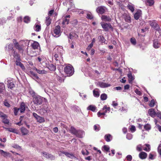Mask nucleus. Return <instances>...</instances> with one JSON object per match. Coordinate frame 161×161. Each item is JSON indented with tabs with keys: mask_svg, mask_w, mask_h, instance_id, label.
Returning a JSON list of instances; mask_svg holds the SVG:
<instances>
[{
	"mask_svg": "<svg viewBox=\"0 0 161 161\" xmlns=\"http://www.w3.org/2000/svg\"><path fill=\"white\" fill-rule=\"evenodd\" d=\"M12 41L14 47L19 52H23L24 51V46L23 44L19 43L15 39H13Z\"/></svg>",
	"mask_w": 161,
	"mask_h": 161,
	"instance_id": "1",
	"label": "nucleus"
},
{
	"mask_svg": "<svg viewBox=\"0 0 161 161\" xmlns=\"http://www.w3.org/2000/svg\"><path fill=\"white\" fill-rule=\"evenodd\" d=\"M64 72L68 76H70L74 74V70L73 67L71 66L67 65L64 68Z\"/></svg>",
	"mask_w": 161,
	"mask_h": 161,
	"instance_id": "2",
	"label": "nucleus"
},
{
	"mask_svg": "<svg viewBox=\"0 0 161 161\" xmlns=\"http://www.w3.org/2000/svg\"><path fill=\"white\" fill-rule=\"evenodd\" d=\"M33 101L34 104L36 105H41L43 102V97L39 96H36L33 97Z\"/></svg>",
	"mask_w": 161,
	"mask_h": 161,
	"instance_id": "3",
	"label": "nucleus"
},
{
	"mask_svg": "<svg viewBox=\"0 0 161 161\" xmlns=\"http://www.w3.org/2000/svg\"><path fill=\"white\" fill-rule=\"evenodd\" d=\"M101 26L104 30L106 31H108L109 29L113 31V28L110 23H105L101 24Z\"/></svg>",
	"mask_w": 161,
	"mask_h": 161,
	"instance_id": "4",
	"label": "nucleus"
},
{
	"mask_svg": "<svg viewBox=\"0 0 161 161\" xmlns=\"http://www.w3.org/2000/svg\"><path fill=\"white\" fill-rule=\"evenodd\" d=\"M149 24L155 30H156L159 32L160 31V28L159 27V25L157 24L156 21H150Z\"/></svg>",
	"mask_w": 161,
	"mask_h": 161,
	"instance_id": "5",
	"label": "nucleus"
},
{
	"mask_svg": "<svg viewBox=\"0 0 161 161\" xmlns=\"http://www.w3.org/2000/svg\"><path fill=\"white\" fill-rule=\"evenodd\" d=\"M70 17V15H67L64 17L63 21L62 22V24L64 25H68L69 24V18Z\"/></svg>",
	"mask_w": 161,
	"mask_h": 161,
	"instance_id": "6",
	"label": "nucleus"
},
{
	"mask_svg": "<svg viewBox=\"0 0 161 161\" xmlns=\"http://www.w3.org/2000/svg\"><path fill=\"white\" fill-rule=\"evenodd\" d=\"M63 51L62 49L58 47L57 48H55L53 50V53H55L58 56H62V52Z\"/></svg>",
	"mask_w": 161,
	"mask_h": 161,
	"instance_id": "7",
	"label": "nucleus"
},
{
	"mask_svg": "<svg viewBox=\"0 0 161 161\" xmlns=\"http://www.w3.org/2000/svg\"><path fill=\"white\" fill-rule=\"evenodd\" d=\"M42 153L44 157L47 158H50L51 160H53L55 158V157L53 155L46 152H42Z\"/></svg>",
	"mask_w": 161,
	"mask_h": 161,
	"instance_id": "8",
	"label": "nucleus"
},
{
	"mask_svg": "<svg viewBox=\"0 0 161 161\" xmlns=\"http://www.w3.org/2000/svg\"><path fill=\"white\" fill-rule=\"evenodd\" d=\"M127 7L131 12H133L135 10V5L130 2H128Z\"/></svg>",
	"mask_w": 161,
	"mask_h": 161,
	"instance_id": "9",
	"label": "nucleus"
},
{
	"mask_svg": "<svg viewBox=\"0 0 161 161\" xmlns=\"http://www.w3.org/2000/svg\"><path fill=\"white\" fill-rule=\"evenodd\" d=\"M54 33L58 36L61 35L60 27L59 25H57L56 26L55 29L54 30Z\"/></svg>",
	"mask_w": 161,
	"mask_h": 161,
	"instance_id": "10",
	"label": "nucleus"
},
{
	"mask_svg": "<svg viewBox=\"0 0 161 161\" xmlns=\"http://www.w3.org/2000/svg\"><path fill=\"white\" fill-rule=\"evenodd\" d=\"M110 109V107H108L106 105H105L102 108V111H103V112H101V116L105 115V113L107 112H109Z\"/></svg>",
	"mask_w": 161,
	"mask_h": 161,
	"instance_id": "11",
	"label": "nucleus"
},
{
	"mask_svg": "<svg viewBox=\"0 0 161 161\" xmlns=\"http://www.w3.org/2000/svg\"><path fill=\"white\" fill-rule=\"evenodd\" d=\"M101 19L105 22H109L111 21V18L110 16L106 15H102L101 16Z\"/></svg>",
	"mask_w": 161,
	"mask_h": 161,
	"instance_id": "12",
	"label": "nucleus"
},
{
	"mask_svg": "<svg viewBox=\"0 0 161 161\" xmlns=\"http://www.w3.org/2000/svg\"><path fill=\"white\" fill-rule=\"evenodd\" d=\"M128 77L129 78V81L130 83H132V81L135 78L134 76L132 75L131 71H129L127 75Z\"/></svg>",
	"mask_w": 161,
	"mask_h": 161,
	"instance_id": "13",
	"label": "nucleus"
},
{
	"mask_svg": "<svg viewBox=\"0 0 161 161\" xmlns=\"http://www.w3.org/2000/svg\"><path fill=\"white\" fill-rule=\"evenodd\" d=\"M19 108V110L20 113H24L25 110V103H24V102L21 103L20 105V108Z\"/></svg>",
	"mask_w": 161,
	"mask_h": 161,
	"instance_id": "14",
	"label": "nucleus"
},
{
	"mask_svg": "<svg viewBox=\"0 0 161 161\" xmlns=\"http://www.w3.org/2000/svg\"><path fill=\"white\" fill-rule=\"evenodd\" d=\"M84 132L81 130H77L76 134L75 135L77 137L79 138H82L83 137V135Z\"/></svg>",
	"mask_w": 161,
	"mask_h": 161,
	"instance_id": "15",
	"label": "nucleus"
},
{
	"mask_svg": "<svg viewBox=\"0 0 161 161\" xmlns=\"http://www.w3.org/2000/svg\"><path fill=\"white\" fill-rule=\"evenodd\" d=\"M39 44L38 42L34 41L33 43L31 44L32 47L34 49H38L39 47Z\"/></svg>",
	"mask_w": 161,
	"mask_h": 161,
	"instance_id": "16",
	"label": "nucleus"
},
{
	"mask_svg": "<svg viewBox=\"0 0 161 161\" xmlns=\"http://www.w3.org/2000/svg\"><path fill=\"white\" fill-rule=\"evenodd\" d=\"M104 139L107 142H110L112 139V136L110 134H107L104 136Z\"/></svg>",
	"mask_w": 161,
	"mask_h": 161,
	"instance_id": "17",
	"label": "nucleus"
},
{
	"mask_svg": "<svg viewBox=\"0 0 161 161\" xmlns=\"http://www.w3.org/2000/svg\"><path fill=\"white\" fill-rule=\"evenodd\" d=\"M160 43L157 40L153 41V47L155 48H158L160 47Z\"/></svg>",
	"mask_w": 161,
	"mask_h": 161,
	"instance_id": "18",
	"label": "nucleus"
},
{
	"mask_svg": "<svg viewBox=\"0 0 161 161\" xmlns=\"http://www.w3.org/2000/svg\"><path fill=\"white\" fill-rule=\"evenodd\" d=\"M110 147L108 145H105L103 146L102 147V150L105 153H107L110 152Z\"/></svg>",
	"mask_w": 161,
	"mask_h": 161,
	"instance_id": "19",
	"label": "nucleus"
},
{
	"mask_svg": "<svg viewBox=\"0 0 161 161\" xmlns=\"http://www.w3.org/2000/svg\"><path fill=\"white\" fill-rule=\"evenodd\" d=\"M141 14V11L140 10H138L135 14L134 15V18L138 20Z\"/></svg>",
	"mask_w": 161,
	"mask_h": 161,
	"instance_id": "20",
	"label": "nucleus"
},
{
	"mask_svg": "<svg viewBox=\"0 0 161 161\" xmlns=\"http://www.w3.org/2000/svg\"><path fill=\"white\" fill-rule=\"evenodd\" d=\"M139 156L141 159H143L147 158V154L145 152H142L139 153Z\"/></svg>",
	"mask_w": 161,
	"mask_h": 161,
	"instance_id": "21",
	"label": "nucleus"
},
{
	"mask_svg": "<svg viewBox=\"0 0 161 161\" xmlns=\"http://www.w3.org/2000/svg\"><path fill=\"white\" fill-rule=\"evenodd\" d=\"M148 113L152 117H154L156 115V112L153 108L149 109L148 111Z\"/></svg>",
	"mask_w": 161,
	"mask_h": 161,
	"instance_id": "22",
	"label": "nucleus"
},
{
	"mask_svg": "<svg viewBox=\"0 0 161 161\" xmlns=\"http://www.w3.org/2000/svg\"><path fill=\"white\" fill-rule=\"evenodd\" d=\"M47 67L51 71H54L56 69V66L52 64H48L47 65Z\"/></svg>",
	"mask_w": 161,
	"mask_h": 161,
	"instance_id": "23",
	"label": "nucleus"
},
{
	"mask_svg": "<svg viewBox=\"0 0 161 161\" xmlns=\"http://www.w3.org/2000/svg\"><path fill=\"white\" fill-rule=\"evenodd\" d=\"M16 64L17 65L19 66L22 69L24 70L25 69V68L23 64L20 62L17 59L16 60Z\"/></svg>",
	"mask_w": 161,
	"mask_h": 161,
	"instance_id": "24",
	"label": "nucleus"
},
{
	"mask_svg": "<svg viewBox=\"0 0 161 161\" xmlns=\"http://www.w3.org/2000/svg\"><path fill=\"white\" fill-rule=\"evenodd\" d=\"M21 131L23 135H26L29 132L28 130L26 128L24 127H21Z\"/></svg>",
	"mask_w": 161,
	"mask_h": 161,
	"instance_id": "25",
	"label": "nucleus"
},
{
	"mask_svg": "<svg viewBox=\"0 0 161 161\" xmlns=\"http://www.w3.org/2000/svg\"><path fill=\"white\" fill-rule=\"evenodd\" d=\"M124 19L126 22L130 23L131 22V17L128 14H126L124 15Z\"/></svg>",
	"mask_w": 161,
	"mask_h": 161,
	"instance_id": "26",
	"label": "nucleus"
},
{
	"mask_svg": "<svg viewBox=\"0 0 161 161\" xmlns=\"http://www.w3.org/2000/svg\"><path fill=\"white\" fill-rule=\"evenodd\" d=\"M34 69L35 70L37 73L39 74H46L47 73L46 71L45 70H41L40 69H37L35 67L34 68Z\"/></svg>",
	"mask_w": 161,
	"mask_h": 161,
	"instance_id": "27",
	"label": "nucleus"
},
{
	"mask_svg": "<svg viewBox=\"0 0 161 161\" xmlns=\"http://www.w3.org/2000/svg\"><path fill=\"white\" fill-rule=\"evenodd\" d=\"M34 29L37 32L40 31L41 30V26L38 24L35 25L34 27Z\"/></svg>",
	"mask_w": 161,
	"mask_h": 161,
	"instance_id": "28",
	"label": "nucleus"
},
{
	"mask_svg": "<svg viewBox=\"0 0 161 161\" xmlns=\"http://www.w3.org/2000/svg\"><path fill=\"white\" fill-rule=\"evenodd\" d=\"M6 47V48L7 49V51L8 52H9L12 50H13V49H13V45L11 43L8 45Z\"/></svg>",
	"mask_w": 161,
	"mask_h": 161,
	"instance_id": "29",
	"label": "nucleus"
},
{
	"mask_svg": "<svg viewBox=\"0 0 161 161\" xmlns=\"http://www.w3.org/2000/svg\"><path fill=\"white\" fill-rule=\"evenodd\" d=\"M37 122L39 123H42L45 122V119L43 117L39 116L36 119Z\"/></svg>",
	"mask_w": 161,
	"mask_h": 161,
	"instance_id": "30",
	"label": "nucleus"
},
{
	"mask_svg": "<svg viewBox=\"0 0 161 161\" xmlns=\"http://www.w3.org/2000/svg\"><path fill=\"white\" fill-rule=\"evenodd\" d=\"M51 19L49 16L46 17V24L47 26H49L51 23Z\"/></svg>",
	"mask_w": 161,
	"mask_h": 161,
	"instance_id": "31",
	"label": "nucleus"
},
{
	"mask_svg": "<svg viewBox=\"0 0 161 161\" xmlns=\"http://www.w3.org/2000/svg\"><path fill=\"white\" fill-rule=\"evenodd\" d=\"M53 54H54V58L56 61H60V58H62V56H58L56 53H53Z\"/></svg>",
	"mask_w": 161,
	"mask_h": 161,
	"instance_id": "32",
	"label": "nucleus"
},
{
	"mask_svg": "<svg viewBox=\"0 0 161 161\" xmlns=\"http://www.w3.org/2000/svg\"><path fill=\"white\" fill-rule=\"evenodd\" d=\"M7 86L8 88H10V89H12L14 86V84L13 82L9 81H8Z\"/></svg>",
	"mask_w": 161,
	"mask_h": 161,
	"instance_id": "33",
	"label": "nucleus"
},
{
	"mask_svg": "<svg viewBox=\"0 0 161 161\" xmlns=\"http://www.w3.org/2000/svg\"><path fill=\"white\" fill-rule=\"evenodd\" d=\"M63 153L66 156L69 157V158H75V157L74 156V155L72 154H70L69 153L64 152H63Z\"/></svg>",
	"mask_w": 161,
	"mask_h": 161,
	"instance_id": "34",
	"label": "nucleus"
},
{
	"mask_svg": "<svg viewBox=\"0 0 161 161\" xmlns=\"http://www.w3.org/2000/svg\"><path fill=\"white\" fill-rule=\"evenodd\" d=\"M77 130L73 126H71L70 128V132L72 134L75 135L76 134Z\"/></svg>",
	"mask_w": 161,
	"mask_h": 161,
	"instance_id": "35",
	"label": "nucleus"
},
{
	"mask_svg": "<svg viewBox=\"0 0 161 161\" xmlns=\"http://www.w3.org/2000/svg\"><path fill=\"white\" fill-rule=\"evenodd\" d=\"M87 109L93 112H95L96 110V107L92 105H90L87 107Z\"/></svg>",
	"mask_w": 161,
	"mask_h": 161,
	"instance_id": "36",
	"label": "nucleus"
},
{
	"mask_svg": "<svg viewBox=\"0 0 161 161\" xmlns=\"http://www.w3.org/2000/svg\"><path fill=\"white\" fill-rule=\"evenodd\" d=\"M93 95L96 97H98L100 95L99 92L97 89H94L93 91Z\"/></svg>",
	"mask_w": 161,
	"mask_h": 161,
	"instance_id": "37",
	"label": "nucleus"
},
{
	"mask_svg": "<svg viewBox=\"0 0 161 161\" xmlns=\"http://www.w3.org/2000/svg\"><path fill=\"white\" fill-rule=\"evenodd\" d=\"M5 89L4 84L3 83H0V93H2Z\"/></svg>",
	"mask_w": 161,
	"mask_h": 161,
	"instance_id": "38",
	"label": "nucleus"
},
{
	"mask_svg": "<svg viewBox=\"0 0 161 161\" xmlns=\"http://www.w3.org/2000/svg\"><path fill=\"white\" fill-rule=\"evenodd\" d=\"M0 152L1 154L3 155L4 157H6L8 156L9 153H7V152L4 151L3 150H1L0 149Z\"/></svg>",
	"mask_w": 161,
	"mask_h": 161,
	"instance_id": "39",
	"label": "nucleus"
},
{
	"mask_svg": "<svg viewBox=\"0 0 161 161\" xmlns=\"http://www.w3.org/2000/svg\"><path fill=\"white\" fill-rule=\"evenodd\" d=\"M108 11V9L105 7L101 6V14L104 13Z\"/></svg>",
	"mask_w": 161,
	"mask_h": 161,
	"instance_id": "40",
	"label": "nucleus"
},
{
	"mask_svg": "<svg viewBox=\"0 0 161 161\" xmlns=\"http://www.w3.org/2000/svg\"><path fill=\"white\" fill-rule=\"evenodd\" d=\"M0 116L2 119H4L8 117L7 115L1 111H0Z\"/></svg>",
	"mask_w": 161,
	"mask_h": 161,
	"instance_id": "41",
	"label": "nucleus"
},
{
	"mask_svg": "<svg viewBox=\"0 0 161 161\" xmlns=\"http://www.w3.org/2000/svg\"><path fill=\"white\" fill-rule=\"evenodd\" d=\"M145 145L147 147H145L144 148V150H145L147 152H149L150 151V145L148 144H145Z\"/></svg>",
	"mask_w": 161,
	"mask_h": 161,
	"instance_id": "42",
	"label": "nucleus"
},
{
	"mask_svg": "<svg viewBox=\"0 0 161 161\" xmlns=\"http://www.w3.org/2000/svg\"><path fill=\"white\" fill-rule=\"evenodd\" d=\"M19 110V108L17 107H15L14 108V112L15 115H17L18 112Z\"/></svg>",
	"mask_w": 161,
	"mask_h": 161,
	"instance_id": "43",
	"label": "nucleus"
},
{
	"mask_svg": "<svg viewBox=\"0 0 161 161\" xmlns=\"http://www.w3.org/2000/svg\"><path fill=\"white\" fill-rule=\"evenodd\" d=\"M110 86V85L105 83L101 82V87H107Z\"/></svg>",
	"mask_w": 161,
	"mask_h": 161,
	"instance_id": "44",
	"label": "nucleus"
},
{
	"mask_svg": "<svg viewBox=\"0 0 161 161\" xmlns=\"http://www.w3.org/2000/svg\"><path fill=\"white\" fill-rule=\"evenodd\" d=\"M107 95L105 93L101 94V100H105L107 99Z\"/></svg>",
	"mask_w": 161,
	"mask_h": 161,
	"instance_id": "45",
	"label": "nucleus"
},
{
	"mask_svg": "<svg viewBox=\"0 0 161 161\" xmlns=\"http://www.w3.org/2000/svg\"><path fill=\"white\" fill-rule=\"evenodd\" d=\"M2 122L4 124L9 125V121L8 119H7L6 118L4 119H2Z\"/></svg>",
	"mask_w": 161,
	"mask_h": 161,
	"instance_id": "46",
	"label": "nucleus"
},
{
	"mask_svg": "<svg viewBox=\"0 0 161 161\" xmlns=\"http://www.w3.org/2000/svg\"><path fill=\"white\" fill-rule=\"evenodd\" d=\"M40 110H42L43 112V114L47 113L49 112V110L47 108H42Z\"/></svg>",
	"mask_w": 161,
	"mask_h": 161,
	"instance_id": "47",
	"label": "nucleus"
},
{
	"mask_svg": "<svg viewBox=\"0 0 161 161\" xmlns=\"http://www.w3.org/2000/svg\"><path fill=\"white\" fill-rule=\"evenodd\" d=\"M30 73L33 77H34L36 79L38 80L39 79V78L37 76V74L34 73L32 71H30Z\"/></svg>",
	"mask_w": 161,
	"mask_h": 161,
	"instance_id": "48",
	"label": "nucleus"
},
{
	"mask_svg": "<svg viewBox=\"0 0 161 161\" xmlns=\"http://www.w3.org/2000/svg\"><path fill=\"white\" fill-rule=\"evenodd\" d=\"M30 20V18L28 16H25L24 18V22L26 23H28Z\"/></svg>",
	"mask_w": 161,
	"mask_h": 161,
	"instance_id": "49",
	"label": "nucleus"
},
{
	"mask_svg": "<svg viewBox=\"0 0 161 161\" xmlns=\"http://www.w3.org/2000/svg\"><path fill=\"white\" fill-rule=\"evenodd\" d=\"M130 41L132 44L133 45H135L136 44V41L134 38H132L130 39Z\"/></svg>",
	"mask_w": 161,
	"mask_h": 161,
	"instance_id": "50",
	"label": "nucleus"
},
{
	"mask_svg": "<svg viewBox=\"0 0 161 161\" xmlns=\"http://www.w3.org/2000/svg\"><path fill=\"white\" fill-rule=\"evenodd\" d=\"M147 3L149 4V5L150 6H152L154 3L153 0H147Z\"/></svg>",
	"mask_w": 161,
	"mask_h": 161,
	"instance_id": "51",
	"label": "nucleus"
},
{
	"mask_svg": "<svg viewBox=\"0 0 161 161\" xmlns=\"http://www.w3.org/2000/svg\"><path fill=\"white\" fill-rule=\"evenodd\" d=\"M155 104V101L153 99H152L149 104V106L151 107H153Z\"/></svg>",
	"mask_w": 161,
	"mask_h": 161,
	"instance_id": "52",
	"label": "nucleus"
},
{
	"mask_svg": "<svg viewBox=\"0 0 161 161\" xmlns=\"http://www.w3.org/2000/svg\"><path fill=\"white\" fill-rule=\"evenodd\" d=\"M144 128L146 130H149L151 129V126L149 124H147L144 126Z\"/></svg>",
	"mask_w": 161,
	"mask_h": 161,
	"instance_id": "53",
	"label": "nucleus"
},
{
	"mask_svg": "<svg viewBox=\"0 0 161 161\" xmlns=\"http://www.w3.org/2000/svg\"><path fill=\"white\" fill-rule=\"evenodd\" d=\"M158 151L160 155V157H161V144H160L158 147Z\"/></svg>",
	"mask_w": 161,
	"mask_h": 161,
	"instance_id": "54",
	"label": "nucleus"
},
{
	"mask_svg": "<svg viewBox=\"0 0 161 161\" xmlns=\"http://www.w3.org/2000/svg\"><path fill=\"white\" fill-rule=\"evenodd\" d=\"M81 153L82 154L84 155H88L89 154V153L88 152V151L86 150L85 149V150H82L81 151Z\"/></svg>",
	"mask_w": 161,
	"mask_h": 161,
	"instance_id": "55",
	"label": "nucleus"
},
{
	"mask_svg": "<svg viewBox=\"0 0 161 161\" xmlns=\"http://www.w3.org/2000/svg\"><path fill=\"white\" fill-rule=\"evenodd\" d=\"M86 18L87 19H91L93 18V17L92 14L90 13H88L87 14Z\"/></svg>",
	"mask_w": 161,
	"mask_h": 161,
	"instance_id": "56",
	"label": "nucleus"
},
{
	"mask_svg": "<svg viewBox=\"0 0 161 161\" xmlns=\"http://www.w3.org/2000/svg\"><path fill=\"white\" fill-rule=\"evenodd\" d=\"M4 105L7 107L8 108H9L10 107V104L8 103V102H7V101L6 100H5L4 102Z\"/></svg>",
	"mask_w": 161,
	"mask_h": 161,
	"instance_id": "57",
	"label": "nucleus"
},
{
	"mask_svg": "<svg viewBox=\"0 0 161 161\" xmlns=\"http://www.w3.org/2000/svg\"><path fill=\"white\" fill-rule=\"evenodd\" d=\"M132 138V135L130 133H128L126 135V138L129 139L130 140Z\"/></svg>",
	"mask_w": 161,
	"mask_h": 161,
	"instance_id": "58",
	"label": "nucleus"
},
{
	"mask_svg": "<svg viewBox=\"0 0 161 161\" xmlns=\"http://www.w3.org/2000/svg\"><path fill=\"white\" fill-rule=\"evenodd\" d=\"M136 150L139 151H141L142 150V146L141 145H139L137 146Z\"/></svg>",
	"mask_w": 161,
	"mask_h": 161,
	"instance_id": "59",
	"label": "nucleus"
},
{
	"mask_svg": "<svg viewBox=\"0 0 161 161\" xmlns=\"http://www.w3.org/2000/svg\"><path fill=\"white\" fill-rule=\"evenodd\" d=\"M93 44L92 43H91V44L88 46L86 48V50L88 51H89L91 48L93 47Z\"/></svg>",
	"mask_w": 161,
	"mask_h": 161,
	"instance_id": "60",
	"label": "nucleus"
},
{
	"mask_svg": "<svg viewBox=\"0 0 161 161\" xmlns=\"http://www.w3.org/2000/svg\"><path fill=\"white\" fill-rule=\"evenodd\" d=\"M14 52H13V56L14 58H18L19 56V54L17 53L14 50V49H13Z\"/></svg>",
	"mask_w": 161,
	"mask_h": 161,
	"instance_id": "61",
	"label": "nucleus"
},
{
	"mask_svg": "<svg viewBox=\"0 0 161 161\" xmlns=\"http://www.w3.org/2000/svg\"><path fill=\"white\" fill-rule=\"evenodd\" d=\"M94 130L96 131H98L100 130L99 125L97 126L96 125H94Z\"/></svg>",
	"mask_w": 161,
	"mask_h": 161,
	"instance_id": "62",
	"label": "nucleus"
},
{
	"mask_svg": "<svg viewBox=\"0 0 161 161\" xmlns=\"http://www.w3.org/2000/svg\"><path fill=\"white\" fill-rule=\"evenodd\" d=\"M126 158L127 160L129 161H131L132 159V157L130 155H128Z\"/></svg>",
	"mask_w": 161,
	"mask_h": 161,
	"instance_id": "63",
	"label": "nucleus"
},
{
	"mask_svg": "<svg viewBox=\"0 0 161 161\" xmlns=\"http://www.w3.org/2000/svg\"><path fill=\"white\" fill-rule=\"evenodd\" d=\"M156 115L160 119H161V112L159 111H158L157 113H156Z\"/></svg>",
	"mask_w": 161,
	"mask_h": 161,
	"instance_id": "64",
	"label": "nucleus"
}]
</instances>
